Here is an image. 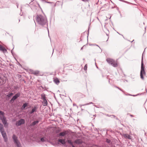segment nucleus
<instances>
[{
	"mask_svg": "<svg viewBox=\"0 0 147 147\" xmlns=\"http://www.w3.org/2000/svg\"><path fill=\"white\" fill-rule=\"evenodd\" d=\"M1 51H3L4 53H5L7 51L6 49L3 47Z\"/></svg>",
	"mask_w": 147,
	"mask_h": 147,
	"instance_id": "412c9836",
	"label": "nucleus"
},
{
	"mask_svg": "<svg viewBox=\"0 0 147 147\" xmlns=\"http://www.w3.org/2000/svg\"><path fill=\"white\" fill-rule=\"evenodd\" d=\"M26 5L28 6H29V4H26Z\"/></svg>",
	"mask_w": 147,
	"mask_h": 147,
	"instance_id": "473e14b6",
	"label": "nucleus"
},
{
	"mask_svg": "<svg viewBox=\"0 0 147 147\" xmlns=\"http://www.w3.org/2000/svg\"><path fill=\"white\" fill-rule=\"evenodd\" d=\"M115 87H116V88H118L120 90L123 92V91L122 90V89H120V88H119V87L117 86H115Z\"/></svg>",
	"mask_w": 147,
	"mask_h": 147,
	"instance_id": "cd10ccee",
	"label": "nucleus"
},
{
	"mask_svg": "<svg viewBox=\"0 0 147 147\" xmlns=\"http://www.w3.org/2000/svg\"><path fill=\"white\" fill-rule=\"evenodd\" d=\"M96 46H97L98 47L100 48V47H99V46H98V45H96Z\"/></svg>",
	"mask_w": 147,
	"mask_h": 147,
	"instance_id": "ea45409f",
	"label": "nucleus"
},
{
	"mask_svg": "<svg viewBox=\"0 0 147 147\" xmlns=\"http://www.w3.org/2000/svg\"><path fill=\"white\" fill-rule=\"evenodd\" d=\"M129 95H130V96H135V95H131V94H129Z\"/></svg>",
	"mask_w": 147,
	"mask_h": 147,
	"instance_id": "4c0bfd02",
	"label": "nucleus"
},
{
	"mask_svg": "<svg viewBox=\"0 0 147 147\" xmlns=\"http://www.w3.org/2000/svg\"><path fill=\"white\" fill-rule=\"evenodd\" d=\"M58 142L63 145L65 144V139H59L58 140Z\"/></svg>",
	"mask_w": 147,
	"mask_h": 147,
	"instance_id": "f8f14e48",
	"label": "nucleus"
},
{
	"mask_svg": "<svg viewBox=\"0 0 147 147\" xmlns=\"http://www.w3.org/2000/svg\"><path fill=\"white\" fill-rule=\"evenodd\" d=\"M0 119L2 120L3 123L4 125V126L5 127L7 123V121L6 120V118L4 116L2 117L1 116H0Z\"/></svg>",
	"mask_w": 147,
	"mask_h": 147,
	"instance_id": "0eeeda50",
	"label": "nucleus"
},
{
	"mask_svg": "<svg viewBox=\"0 0 147 147\" xmlns=\"http://www.w3.org/2000/svg\"><path fill=\"white\" fill-rule=\"evenodd\" d=\"M144 52V51L143 52L142 54V59L141 62V69L140 73V76L141 78L143 80L144 79V78L143 76V74H145L146 73L144 71V64L143 62V55Z\"/></svg>",
	"mask_w": 147,
	"mask_h": 147,
	"instance_id": "f03ea898",
	"label": "nucleus"
},
{
	"mask_svg": "<svg viewBox=\"0 0 147 147\" xmlns=\"http://www.w3.org/2000/svg\"><path fill=\"white\" fill-rule=\"evenodd\" d=\"M87 64H86L84 66V69L85 71H86L87 70Z\"/></svg>",
	"mask_w": 147,
	"mask_h": 147,
	"instance_id": "b1692460",
	"label": "nucleus"
},
{
	"mask_svg": "<svg viewBox=\"0 0 147 147\" xmlns=\"http://www.w3.org/2000/svg\"><path fill=\"white\" fill-rule=\"evenodd\" d=\"M17 8H18V4L17 3Z\"/></svg>",
	"mask_w": 147,
	"mask_h": 147,
	"instance_id": "f704fd0d",
	"label": "nucleus"
},
{
	"mask_svg": "<svg viewBox=\"0 0 147 147\" xmlns=\"http://www.w3.org/2000/svg\"><path fill=\"white\" fill-rule=\"evenodd\" d=\"M134 41V40H133L131 42H133Z\"/></svg>",
	"mask_w": 147,
	"mask_h": 147,
	"instance_id": "a19ab883",
	"label": "nucleus"
},
{
	"mask_svg": "<svg viewBox=\"0 0 147 147\" xmlns=\"http://www.w3.org/2000/svg\"><path fill=\"white\" fill-rule=\"evenodd\" d=\"M4 113L3 112L0 111V115H2V116H1L2 117H3V116H4Z\"/></svg>",
	"mask_w": 147,
	"mask_h": 147,
	"instance_id": "4be33fe9",
	"label": "nucleus"
},
{
	"mask_svg": "<svg viewBox=\"0 0 147 147\" xmlns=\"http://www.w3.org/2000/svg\"><path fill=\"white\" fill-rule=\"evenodd\" d=\"M24 119H21L16 122V125L17 126H20L21 125L24 124Z\"/></svg>",
	"mask_w": 147,
	"mask_h": 147,
	"instance_id": "423d86ee",
	"label": "nucleus"
},
{
	"mask_svg": "<svg viewBox=\"0 0 147 147\" xmlns=\"http://www.w3.org/2000/svg\"><path fill=\"white\" fill-rule=\"evenodd\" d=\"M53 81L57 85H58L60 81L59 79L57 78H55Z\"/></svg>",
	"mask_w": 147,
	"mask_h": 147,
	"instance_id": "ddd939ff",
	"label": "nucleus"
},
{
	"mask_svg": "<svg viewBox=\"0 0 147 147\" xmlns=\"http://www.w3.org/2000/svg\"><path fill=\"white\" fill-rule=\"evenodd\" d=\"M13 142L17 147H22L17 137L14 134H13L12 137Z\"/></svg>",
	"mask_w": 147,
	"mask_h": 147,
	"instance_id": "7ed1b4c3",
	"label": "nucleus"
},
{
	"mask_svg": "<svg viewBox=\"0 0 147 147\" xmlns=\"http://www.w3.org/2000/svg\"><path fill=\"white\" fill-rule=\"evenodd\" d=\"M123 136L124 138L126 139H128L129 140H131V136L127 134H123Z\"/></svg>",
	"mask_w": 147,
	"mask_h": 147,
	"instance_id": "9b49d317",
	"label": "nucleus"
},
{
	"mask_svg": "<svg viewBox=\"0 0 147 147\" xmlns=\"http://www.w3.org/2000/svg\"><path fill=\"white\" fill-rule=\"evenodd\" d=\"M1 132L5 142H7V138L6 132L4 131H1Z\"/></svg>",
	"mask_w": 147,
	"mask_h": 147,
	"instance_id": "39448f33",
	"label": "nucleus"
},
{
	"mask_svg": "<svg viewBox=\"0 0 147 147\" xmlns=\"http://www.w3.org/2000/svg\"><path fill=\"white\" fill-rule=\"evenodd\" d=\"M93 104V103L92 102H89V103H87L86 104L82 105V106H84V105H89L90 104Z\"/></svg>",
	"mask_w": 147,
	"mask_h": 147,
	"instance_id": "393cba45",
	"label": "nucleus"
},
{
	"mask_svg": "<svg viewBox=\"0 0 147 147\" xmlns=\"http://www.w3.org/2000/svg\"><path fill=\"white\" fill-rule=\"evenodd\" d=\"M4 131V127L3 125L0 123V131Z\"/></svg>",
	"mask_w": 147,
	"mask_h": 147,
	"instance_id": "f3484780",
	"label": "nucleus"
},
{
	"mask_svg": "<svg viewBox=\"0 0 147 147\" xmlns=\"http://www.w3.org/2000/svg\"><path fill=\"white\" fill-rule=\"evenodd\" d=\"M3 47L2 45H0V50H1V49L3 48Z\"/></svg>",
	"mask_w": 147,
	"mask_h": 147,
	"instance_id": "c85d7f7f",
	"label": "nucleus"
},
{
	"mask_svg": "<svg viewBox=\"0 0 147 147\" xmlns=\"http://www.w3.org/2000/svg\"><path fill=\"white\" fill-rule=\"evenodd\" d=\"M112 117V118H115V116L114 115H113L112 116H111Z\"/></svg>",
	"mask_w": 147,
	"mask_h": 147,
	"instance_id": "c756f323",
	"label": "nucleus"
},
{
	"mask_svg": "<svg viewBox=\"0 0 147 147\" xmlns=\"http://www.w3.org/2000/svg\"><path fill=\"white\" fill-rule=\"evenodd\" d=\"M74 143L78 144H80L82 143V141L80 139H77L75 141Z\"/></svg>",
	"mask_w": 147,
	"mask_h": 147,
	"instance_id": "4468645a",
	"label": "nucleus"
},
{
	"mask_svg": "<svg viewBox=\"0 0 147 147\" xmlns=\"http://www.w3.org/2000/svg\"><path fill=\"white\" fill-rule=\"evenodd\" d=\"M14 48V47H13L12 50L11 51V53H12V54H13V49Z\"/></svg>",
	"mask_w": 147,
	"mask_h": 147,
	"instance_id": "7c9ffc66",
	"label": "nucleus"
},
{
	"mask_svg": "<svg viewBox=\"0 0 147 147\" xmlns=\"http://www.w3.org/2000/svg\"><path fill=\"white\" fill-rule=\"evenodd\" d=\"M28 105V103H25L24 104L22 105V109H24Z\"/></svg>",
	"mask_w": 147,
	"mask_h": 147,
	"instance_id": "aec40b11",
	"label": "nucleus"
},
{
	"mask_svg": "<svg viewBox=\"0 0 147 147\" xmlns=\"http://www.w3.org/2000/svg\"><path fill=\"white\" fill-rule=\"evenodd\" d=\"M13 93H9V94H8L7 95V96L8 97H10L11 96H12V95H13Z\"/></svg>",
	"mask_w": 147,
	"mask_h": 147,
	"instance_id": "5701e85b",
	"label": "nucleus"
},
{
	"mask_svg": "<svg viewBox=\"0 0 147 147\" xmlns=\"http://www.w3.org/2000/svg\"><path fill=\"white\" fill-rule=\"evenodd\" d=\"M41 99L43 100H44L46 99V95L44 94H42L41 95Z\"/></svg>",
	"mask_w": 147,
	"mask_h": 147,
	"instance_id": "dca6fc26",
	"label": "nucleus"
},
{
	"mask_svg": "<svg viewBox=\"0 0 147 147\" xmlns=\"http://www.w3.org/2000/svg\"><path fill=\"white\" fill-rule=\"evenodd\" d=\"M41 141L42 142H44L45 141V140L44 138H41Z\"/></svg>",
	"mask_w": 147,
	"mask_h": 147,
	"instance_id": "bb28decb",
	"label": "nucleus"
},
{
	"mask_svg": "<svg viewBox=\"0 0 147 147\" xmlns=\"http://www.w3.org/2000/svg\"><path fill=\"white\" fill-rule=\"evenodd\" d=\"M106 60L109 64H111L113 67H117V63L116 61L110 58H107V59Z\"/></svg>",
	"mask_w": 147,
	"mask_h": 147,
	"instance_id": "20e7f679",
	"label": "nucleus"
},
{
	"mask_svg": "<svg viewBox=\"0 0 147 147\" xmlns=\"http://www.w3.org/2000/svg\"><path fill=\"white\" fill-rule=\"evenodd\" d=\"M20 95V92H18L14 96H13L11 99V100L10 101L11 102L12 101H14Z\"/></svg>",
	"mask_w": 147,
	"mask_h": 147,
	"instance_id": "6e6552de",
	"label": "nucleus"
},
{
	"mask_svg": "<svg viewBox=\"0 0 147 147\" xmlns=\"http://www.w3.org/2000/svg\"><path fill=\"white\" fill-rule=\"evenodd\" d=\"M67 134V131L65 130L63 131L60 133L58 134L57 136L59 137L60 136H64Z\"/></svg>",
	"mask_w": 147,
	"mask_h": 147,
	"instance_id": "1a4fd4ad",
	"label": "nucleus"
},
{
	"mask_svg": "<svg viewBox=\"0 0 147 147\" xmlns=\"http://www.w3.org/2000/svg\"><path fill=\"white\" fill-rule=\"evenodd\" d=\"M106 142L108 143H110L111 142V140L107 138L106 139Z\"/></svg>",
	"mask_w": 147,
	"mask_h": 147,
	"instance_id": "a878e982",
	"label": "nucleus"
},
{
	"mask_svg": "<svg viewBox=\"0 0 147 147\" xmlns=\"http://www.w3.org/2000/svg\"><path fill=\"white\" fill-rule=\"evenodd\" d=\"M130 116L131 117H133V115H130Z\"/></svg>",
	"mask_w": 147,
	"mask_h": 147,
	"instance_id": "c9c22d12",
	"label": "nucleus"
},
{
	"mask_svg": "<svg viewBox=\"0 0 147 147\" xmlns=\"http://www.w3.org/2000/svg\"><path fill=\"white\" fill-rule=\"evenodd\" d=\"M39 122V121H36L32 122L31 125V126H34Z\"/></svg>",
	"mask_w": 147,
	"mask_h": 147,
	"instance_id": "a211bd4d",
	"label": "nucleus"
},
{
	"mask_svg": "<svg viewBox=\"0 0 147 147\" xmlns=\"http://www.w3.org/2000/svg\"><path fill=\"white\" fill-rule=\"evenodd\" d=\"M73 105H74V106H75V105L76 106V104H73Z\"/></svg>",
	"mask_w": 147,
	"mask_h": 147,
	"instance_id": "58836bf2",
	"label": "nucleus"
},
{
	"mask_svg": "<svg viewBox=\"0 0 147 147\" xmlns=\"http://www.w3.org/2000/svg\"><path fill=\"white\" fill-rule=\"evenodd\" d=\"M36 19L37 23L40 26L48 25L47 19L45 16L38 15L36 17Z\"/></svg>",
	"mask_w": 147,
	"mask_h": 147,
	"instance_id": "f257e3e1",
	"label": "nucleus"
},
{
	"mask_svg": "<svg viewBox=\"0 0 147 147\" xmlns=\"http://www.w3.org/2000/svg\"><path fill=\"white\" fill-rule=\"evenodd\" d=\"M45 2L48 3H51V2H48V1H45Z\"/></svg>",
	"mask_w": 147,
	"mask_h": 147,
	"instance_id": "2f4dec72",
	"label": "nucleus"
},
{
	"mask_svg": "<svg viewBox=\"0 0 147 147\" xmlns=\"http://www.w3.org/2000/svg\"><path fill=\"white\" fill-rule=\"evenodd\" d=\"M37 107H35L33 108L29 112V114H32V113L35 112H36L37 111Z\"/></svg>",
	"mask_w": 147,
	"mask_h": 147,
	"instance_id": "9d476101",
	"label": "nucleus"
},
{
	"mask_svg": "<svg viewBox=\"0 0 147 147\" xmlns=\"http://www.w3.org/2000/svg\"><path fill=\"white\" fill-rule=\"evenodd\" d=\"M47 29H48V32H49V30L48 29V28H47Z\"/></svg>",
	"mask_w": 147,
	"mask_h": 147,
	"instance_id": "79ce46f5",
	"label": "nucleus"
},
{
	"mask_svg": "<svg viewBox=\"0 0 147 147\" xmlns=\"http://www.w3.org/2000/svg\"><path fill=\"white\" fill-rule=\"evenodd\" d=\"M82 1H84V2H85L86 1V0H82Z\"/></svg>",
	"mask_w": 147,
	"mask_h": 147,
	"instance_id": "e433bc0d",
	"label": "nucleus"
},
{
	"mask_svg": "<svg viewBox=\"0 0 147 147\" xmlns=\"http://www.w3.org/2000/svg\"><path fill=\"white\" fill-rule=\"evenodd\" d=\"M42 104L44 106H46L47 105V101L46 99L43 100V101L42 102Z\"/></svg>",
	"mask_w": 147,
	"mask_h": 147,
	"instance_id": "2eb2a0df",
	"label": "nucleus"
},
{
	"mask_svg": "<svg viewBox=\"0 0 147 147\" xmlns=\"http://www.w3.org/2000/svg\"><path fill=\"white\" fill-rule=\"evenodd\" d=\"M67 142L68 143L70 144L72 146V147H75V146L73 145V143L72 142L71 140H68Z\"/></svg>",
	"mask_w": 147,
	"mask_h": 147,
	"instance_id": "6ab92c4d",
	"label": "nucleus"
},
{
	"mask_svg": "<svg viewBox=\"0 0 147 147\" xmlns=\"http://www.w3.org/2000/svg\"><path fill=\"white\" fill-rule=\"evenodd\" d=\"M84 46L83 47H82L81 48V50H82V49H83V47H84Z\"/></svg>",
	"mask_w": 147,
	"mask_h": 147,
	"instance_id": "72a5a7b5",
	"label": "nucleus"
}]
</instances>
